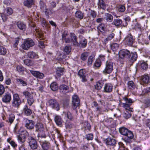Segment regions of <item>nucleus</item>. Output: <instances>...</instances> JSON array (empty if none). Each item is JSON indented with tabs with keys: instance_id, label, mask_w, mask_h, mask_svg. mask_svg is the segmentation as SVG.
<instances>
[{
	"instance_id": "obj_34",
	"label": "nucleus",
	"mask_w": 150,
	"mask_h": 150,
	"mask_svg": "<svg viewBox=\"0 0 150 150\" xmlns=\"http://www.w3.org/2000/svg\"><path fill=\"white\" fill-rule=\"evenodd\" d=\"M27 56L28 57L31 59H37L39 58L38 55L33 51L28 52L27 53Z\"/></svg>"
},
{
	"instance_id": "obj_51",
	"label": "nucleus",
	"mask_w": 150,
	"mask_h": 150,
	"mask_svg": "<svg viewBox=\"0 0 150 150\" xmlns=\"http://www.w3.org/2000/svg\"><path fill=\"white\" fill-rule=\"evenodd\" d=\"M138 39L139 42L141 43L142 42H144L146 40L145 36L142 34H140L139 35Z\"/></svg>"
},
{
	"instance_id": "obj_52",
	"label": "nucleus",
	"mask_w": 150,
	"mask_h": 150,
	"mask_svg": "<svg viewBox=\"0 0 150 150\" xmlns=\"http://www.w3.org/2000/svg\"><path fill=\"white\" fill-rule=\"evenodd\" d=\"M40 5L41 10L43 12L46 10L47 7L45 3L42 0H40Z\"/></svg>"
},
{
	"instance_id": "obj_37",
	"label": "nucleus",
	"mask_w": 150,
	"mask_h": 150,
	"mask_svg": "<svg viewBox=\"0 0 150 150\" xmlns=\"http://www.w3.org/2000/svg\"><path fill=\"white\" fill-rule=\"evenodd\" d=\"M143 103L145 108L149 107L150 106V97H148L145 98L144 100Z\"/></svg>"
},
{
	"instance_id": "obj_22",
	"label": "nucleus",
	"mask_w": 150,
	"mask_h": 150,
	"mask_svg": "<svg viewBox=\"0 0 150 150\" xmlns=\"http://www.w3.org/2000/svg\"><path fill=\"white\" fill-rule=\"evenodd\" d=\"M97 29L98 32H100L103 35H105L106 27L104 24L103 23L100 24L97 27Z\"/></svg>"
},
{
	"instance_id": "obj_16",
	"label": "nucleus",
	"mask_w": 150,
	"mask_h": 150,
	"mask_svg": "<svg viewBox=\"0 0 150 150\" xmlns=\"http://www.w3.org/2000/svg\"><path fill=\"white\" fill-rule=\"evenodd\" d=\"M40 145L43 150H48L50 147V143L47 141H43L40 139H38Z\"/></svg>"
},
{
	"instance_id": "obj_53",
	"label": "nucleus",
	"mask_w": 150,
	"mask_h": 150,
	"mask_svg": "<svg viewBox=\"0 0 150 150\" xmlns=\"http://www.w3.org/2000/svg\"><path fill=\"white\" fill-rule=\"evenodd\" d=\"M124 107L125 109L127 111L132 112L133 111V108L130 107L131 105H128L127 104H123Z\"/></svg>"
},
{
	"instance_id": "obj_4",
	"label": "nucleus",
	"mask_w": 150,
	"mask_h": 150,
	"mask_svg": "<svg viewBox=\"0 0 150 150\" xmlns=\"http://www.w3.org/2000/svg\"><path fill=\"white\" fill-rule=\"evenodd\" d=\"M114 63L111 61H107L105 64V67L103 71L105 75L110 74L114 70Z\"/></svg>"
},
{
	"instance_id": "obj_25",
	"label": "nucleus",
	"mask_w": 150,
	"mask_h": 150,
	"mask_svg": "<svg viewBox=\"0 0 150 150\" xmlns=\"http://www.w3.org/2000/svg\"><path fill=\"white\" fill-rule=\"evenodd\" d=\"M60 92L64 93H68L69 91V87L64 84H62L60 85L59 88Z\"/></svg>"
},
{
	"instance_id": "obj_27",
	"label": "nucleus",
	"mask_w": 150,
	"mask_h": 150,
	"mask_svg": "<svg viewBox=\"0 0 150 150\" xmlns=\"http://www.w3.org/2000/svg\"><path fill=\"white\" fill-rule=\"evenodd\" d=\"M16 80L17 83L19 85L23 86H25L28 85L27 81L21 78H16Z\"/></svg>"
},
{
	"instance_id": "obj_19",
	"label": "nucleus",
	"mask_w": 150,
	"mask_h": 150,
	"mask_svg": "<svg viewBox=\"0 0 150 150\" xmlns=\"http://www.w3.org/2000/svg\"><path fill=\"white\" fill-rule=\"evenodd\" d=\"M11 100V94L8 92L5 93L2 98V101L5 103H9Z\"/></svg>"
},
{
	"instance_id": "obj_18",
	"label": "nucleus",
	"mask_w": 150,
	"mask_h": 150,
	"mask_svg": "<svg viewBox=\"0 0 150 150\" xmlns=\"http://www.w3.org/2000/svg\"><path fill=\"white\" fill-rule=\"evenodd\" d=\"M113 88V86L111 83H106L104 85L103 91L106 93H110L112 91Z\"/></svg>"
},
{
	"instance_id": "obj_5",
	"label": "nucleus",
	"mask_w": 150,
	"mask_h": 150,
	"mask_svg": "<svg viewBox=\"0 0 150 150\" xmlns=\"http://www.w3.org/2000/svg\"><path fill=\"white\" fill-rule=\"evenodd\" d=\"M13 13V10L11 8H7L5 9L3 13L1 14V16L3 21H6L9 16L11 15Z\"/></svg>"
},
{
	"instance_id": "obj_57",
	"label": "nucleus",
	"mask_w": 150,
	"mask_h": 150,
	"mask_svg": "<svg viewBox=\"0 0 150 150\" xmlns=\"http://www.w3.org/2000/svg\"><path fill=\"white\" fill-rule=\"evenodd\" d=\"M117 10L120 12H123L125 10V6L122 5H119L117 8Z\"/></svg>"
},
{
	"instance_id": "obj_41",
	"label": "nucleus",
	"mask_w": 150,
	"mask_h": 150,
	"mask_svg": "<svg viewBox=\"0 0 150 150\" xmlns=\"http://www.w3.org/2000/svg\"><path fill=\"white\" fill-rule=\"evenodd\" d=\"M122 100L125 102V103L123 104H127L128 105H132L133 103V101L132 99L129 98L127 97H123Z\"/></svg>"
},
{
	"instance_id": "obj_24",
	"label": "nucleus",
	"mask_w": 150,
	"mask_h": 150,
	"mask_svg": "<svg viewBox=\"0 0 150 150\" xmlns=\"http://www.w3.org/2000/svg\"><path fill=\"white\" fill-rule=\"evenodd\" d=\"M98 8L100 9H102L104 10L106 8V4L103 0H98L97 3Z\"/></svg>"
},
{
	"instance_id": "obj_38",
	"label": "nucleus",
	"mask_w": 150,
	"mask_h": 150,
	"mask_svg": "<svg viewBox=\"0 0 150 150\" xmlns=\"http://www.w3.org/2000/svg\"><path fill=\"white\" fill-rule=\"evenodd\" d=\"M103 84V82L102 81H99L97 82L96 84L95 85V89L98 90H100L102 87Z\"/></svg>"
},
{
	"instance_id": "obj_28",
	"label": "nucleus",
	"mask_w": 150,
	"mask_h": 150,
	"mask_svg": "<svg viewBox=\"0 0 150 150\" xmlns=\"http://www.w3.org/2000/svg\"><path fill=\"white\" fill-rule=\"evenodd\" d=\"M16 25L18 27L20 30L23 31H25L26 30V25L23 22L18 21L17 22Z\"/></svg>"
},
{
	"instance_id": "obj_13",
	"label": "nucleus",
	"mask_w": 150,
	"mask_h": 150,
	"mask_svg": "<svg viewBox=\"0 0 150 150\" xmlns=\"http://www.w3.org/2000/svg\"><path fill=\"white\" fill-rule=\"evenodd\" d=\"M72 108L75 110L79 105L80 100L78 96L77 95H74L72 98Z\"/></svg>"
},
{
	"instance_id": "obj_21",
	"label": "nucleus",
	"mask_w": 150,
	"mask_h": 150,
	"mask_svg": "<svg viewBox=\"0 0 150 150\" xmlns=\"http://www.w3.org/2000/svg\"><path fill=\"white\" fill-rule=\"evenodd\" d=\"M115 32L114 31L110 32L107 36V37L105 38L104 40V44L106 45L108 41L111 40L115 36Z\"/></svg>"
},
{
	"instance_id": "obj_48",
	"label": "nucleus",
	"mask_w": 150,
	"mask_h": 150,
	"mask_svg": "<svg viewBox=\"0 0 150 150\" xmlns=\"http://www.w3.org/2000/svg\"><path fill=\"white\" fill-rule=\"evenodd\" d=\"M88 56V53L87 52L83 53L81 55L80 58L83 61H86Z\"/></svg>"
},
{
	"instance_id": "obj_60",
	"label": "nucleus",
	"mask_w": 150,
	"mask_h": 150,
	"mask_svg": "<svg viewBox=\"0 0 150 150\" xmlns=\"http://www.w3.org/2000/svg\"><path fill=\"white\" fill-rule=\"evenodd\" d=\"M51 89L53 91H56V82H53L52 83L50 86Z\"/></svg>"
},
{
	"instance_id": "obj_26",
	"label": "nucleus",
	"mask_w": 150,
	"mask_h": 150,
	"mask_svg": "<svg viewBox=\"0 0 150 150\" xmlns=\"http://www.w3.org/2000/svg\"><path fill=\"white\" fill-rule=\"evenodd\" d=\"M34 4V0H25L23 2L24 6L28 8H31Z\"/></svg>"
},
{
	"instance_id": "obj_35",
	"label": "nucleus",
	"mask_w": 150,
	"mask_h": 150,
	"mask_svg": "<svg viewBox=\"0 0 150 150\" xmlns=\"http://www.w3.org/2000/svg\"><path fill=\"white\" fill-rule=\"evenodd\" d=\"M105 16L104 18L107 22H111L112 21L113 17L111 14L109 13H105Z\"/></svg>"
},
{
	"instance_id": "obj_39",
	"label": "nucleus",
	"mask_w": 150,
	"mask_h": 150,
	"mask_svg": "<svg viewBox=\"0 0 150 150\" xmlns=\"http://www.w3.org/2000/svg\"><path fill=\"white\" fill-rule=\"evenodd\" d=\"M110 47L114 52L117 51L119 49V44L117 43H113L110 45Z\"/></svg>"
},
{
	"instance_id": "obj_44",
	"label": "nucleus",
	"mask_w": 150,
	"mask_h": 150,
	"mask_svg": "<svg viewBox=\"0 0 150 150\" xmlns=\"http://www.w3.org/2000/svg\"><path fill=\"white\" fill-rule=\"evenodd\" d=\"M75 17L79 18L80 19H82L83 17V13L80 11H77L75 13Z\"/></svg>"
},
{
	"instance_id": "obj_49",
	"label": "nucleus",
	"mask_w": 150,
	"mask_h": 150,
	"mask_svg": "<svg viewBox=\"0 0 150 150\" xmlns=\"http://www.w3.org/2000/svg\"><path fill=\"white\" fill-rule=\"evenodd\" d=\"M24 63L28 66H32L33 64V62L31 60L29 59H26L23 61Z\"/></svg>"
},
{
	"instance_id": "obj_54",
	"label": "nucleus",
	"mask_w": 150,
	"mask_h": 150,
	"mask_svg": "<svg viewBox=\"0 0 150 150\" xmlns=\"http://www.w3.org/2000/svg\"><path fill=\"white\" fill-rule=\"evenodd\" d=\"M34 101L35 100L32 95L27 98V103L29 106L31 105Z\"/></svg>"
},
{
	"instance_id": "obj_12",
	"label": "nucleus",
	"mask_w": 150,
	"mask_h": 150,
	"mask_svg": "<svg viewBox=\"0 0 150 150\" xmlns=\"http://www.w3.org/2000/svg\"><path fill=\"white\" fill-rule=\"evenodd\" d=\"M25 122V127L29 130L34 129L35 125V122L32 120L26 118L24 119Z\"/></svg>"
},
{
	"instance_id": "obj_20",
	"label": "nucleus",
	"mask_w": 150,
	"mask_h": 150,
	"mask_svg": "<svg viewBox=\"0 0 150 150\" xmlns=\"http://www.w3.org/2000/svg\"><path fill=\"white\" fill-rule=\"evenodd\" d=\"M137 57L138 56L137 52H130V56H129L127 59L130 62L134 63L136 61Z\"/></svg>"
},
{
	"instance_id": "obj_40",
	"label": "nucleus",
	"mask_w": 150,
	"mask_h": 150,
	"mask_svg": "<svg viewBox=\"0 0 150 150\" xmlns=\"http://www.w3.org/2000/svg\"><path fill=\"white\" fill-rule=\"evenodd\" d=\"M82 126L84 128L86 129L90 130L91 129V126L90 124L88 121L83 122L82 123Z\"/></svg>"
},
{
	"instance_id": "obj_6",
	"label": "nucleus",
	"mask_w": 150,
	"mask_h": 150,
	"mask_svg": "<svg viewBox=\"0 0 150 150\" xmlns=\"http://www.w3.org/2000/svg\"><path fill=\"white\" fill-rule=\"evenodd\" d=\"M134 38L131 34L127 35L124 40L125 45L128 46H132L135 40V38Z\"/></svg>"
},
{
	"instance_id": "obj_61",
	"label": "nucleus",
	"mask_w": 150,
	"mask_h": 150,
	"mask_svg": "<svg viewBox=\"0 0 150 150\" xmlns=\"http://www.w3.org/2000/svg\"><path fill=\"white\" fill-rule=\"evenodd\" d=\"M6 53V49L3 47L0 46V54L4 55Z\"/></svg>"
},
{
	"instance_id": "obj_29",
	"label": "nucleus",
	"mask_w": 150,
	"mask_h": 150,
	"mask_svg": "<svg viewBox=\"0 0 150 150\" xmlns=\"http://www.w3.org/2000/svg\"><path fill=\"white\" fill-rule=\"evenodd\" d=\"M18 134H20L21 136L24 137L25 139L28 136L29 134L26 130H24L23 129H20L18 132Z\"/></svg>"
},
{
	"instance_id": "obj_14",
	"label": "nucleus",
	"mask_w": 150,
	"mask_h": 150,
	"mask_svg": "<svg viewBox=\"0 0 150 150\" xmlns=\"http://www.w3.org/2000/svg\"><path fill=\"white\" fill-rule=\"evenodd\" d=\"M29 143L31 149L32 150H35L37 148L38 145L37 142L33 137H30L29 139Z\"/></svg>"
},
{
	"instance_id": "obj_45",
	"label": "nucleus",
	"mask_w": 150,
	"mask_h": 150,
	"mask_svg": "<svg viewBox=\"0 0 150 150\" xmlns=\"http://www.w3.org/2000/svg\"><path fill=\"white\" fill-rule=\"evenodd\" d=\"M127 85L128 88L130 89H134L136 87L134 83L132 81H129L127 83Z\"/></svg>"
},
{
	"instance_id": "obj_55",
	"label": "nucleus",
	"mask_w": 150,
	"mask_h": 150,
	"mask_svg": "<svg viewBox=\"0 0 150 150\" xmlns=\"http://www.w3.org/2000/svg\"><path fill=\"white\" fill-rule=\"evenodd\" d=\"M102 64L101 62L99 59H96L94 63V66L97 68L100 67Z\"/></svg>"
},
{
	"instance_id": "obj_7",
	"label": "nucleus",
	"mask_w": 150,
	"mask_h": 150,
	"mask_svg": "<svg viewBox=\"0 0 150 150\" xmlns=\"http://www.w3.org/2000/svg\"><path fill=\"white\" fill-rule=\"evenodd\" d=\"M147 61H145L144 60L139 61L137 64L136 68L137 69H139L142 70L146 71L148 68Z\"/></svg>"
},
{
	"instance_id": "obj_47",
	"label": "nucleus",
	"mask_w": 150,
	"mask_h": 150,
	"mask_svg": "<svg viewBox=\"0 0 150 150\" xmlns=\"http://www.w3.org/2000/svg\"><path fill=\"white\" fill-rule=\"evenodd\" d=\"M49 105L53 108H55L56 104V100L55 99H52L49 101Z\"/></svg>"
},
{
	"instance_id": "obj_56",
	"label": "nucleus",
	"mask_w": 150,
	"mask_h": 150,
	"mask_svg": "<svg viewBox=\"0 0 150 150\" xmlns=\"http://www.w3.org/2000/svg\"><path fill=\"white\" fill-rule=\"evenodd\" d=\"M64 51L67 54H69L71 51V47L70 45H68L66 46L64 49Z\"/></svg>"
},
{
	"instance_id": "obj_58",
	"label": "nucleus",
	"mask_w": 150,
	"mask_h": 150,
	"mask_svg": "<svg viewBox=\"0 0 150 150\" xmlns=\"http://www.w3.org/2000/svg\"><path fill=\"white\" fill-rule=\"evenodd\" d=\"M85 139H86L87 140H92L93 139V135L92 133L86 134L85 137Z\"/></svg>"
},
{
	"instance_id": "obj_42",
	"label": "nucleus",
	"mask_w": 150,
	"mask_h": 150,
	"mask_svg": "<svg viewBox=\"0 0 150 150\" xmlns=\"http://www.w3.org/2000/svg\"><path fill=\"white\" fill-rule=\"evenodd\" d=\"M64 69L61 67H57V75L60 76L63 75L64 72Z\"/></svg>"
},
{
	"instance_id": "obj_9",
	"label": "nucleus",
	"mask_w": 150,
	"mask_h": 150,
	"mask_svg": "<svg viewBox=\"0 0 150 150\" xmlns=\"http://www.w3.org/2000/svg\"><path fill=\"white\" fill-rule=\"evenodd\" d=\"M140 84L145 86L147 84L150 85V74L148 75L144 74L141 76Z\"/></svg>"
},
{
	"instance_id": "obj_62",
	"label": "nucleus",
	"mask_w": 150,
	"mask_h": 150,
	"mask_svg": "<svg viewBox=\"0 0 150 150\" xmlns=\"http://www.w3.org/2000/svg\"><path fill=\"white\" fill-rule=\"evenodd\" d=\"M69 100L68 99H65L63 100V105L64 108H67L69 106Z\"/></svg>"
},
{
	"instance_id": "obj_43",
	"label": "nucleus",
	"mask_w": 150,
	"mask_h": 150,
	"mask_svg": "<svg viewBox=\"0 0 150 150\" xmlns=\"http://www.w3.org/2000/svg\"><path fill=\"white\" fill-rule=\"evenodd\" d=\"M95 56L94 55H91L88 57L87 62L88 66H91L92 65L93 62L95 60Z\"/></svg>"
},
{
	"instance_id": "obj_30",
	"label": "nucleus",
	"mask_w": 150,
	"mask_h": 150,
	"mask_svg": "<svg viewBox=\"0 0 150 150\" xmlns=\"http://www.w3.org/2000/svg\"><path fill=\"white\" fill-rule=\"evenodd\" d=\"M23 112L24 114L26 116H30L32 113V110L28 108L27 105H25L23 108Z\"/></svg>"
},
{
	"instance_id": "obj_36",
	"label": "nucleus",
	"mask_w": 150,
	"mask_h": 150,
	"mask_svg": "<svg viewBox=\"0 0 150 150\" xmlns=\"http://www.w3.org/2000/svg\"><path fill=\"white\" fill-rule=\"evenodd\" d=\"M65 115L66 117L70 121H72L74 120V118L72 114L69 111L67 112H63Z\"/></svg>"
},
{
	"instance_id": "obj_3",
	"label": "nucleus",
	"mask_w": 150,
	"mask_h": 150,
	"mask_svg": "<svg viewBox=\"0 0 150 150\" xmlns=\"http://www.w3.org/2000/svg\"><path fill=\"white\" fill-rule=\"evenodd\" d=\"M21 100L18 93L13 95V98L11 101V106L12 108L18 109L21 104Z\"/></svg>"
},
{
	"instance_id": "obj_11",
	"label": "nucleus",
	"mask_w": 150,
	"mask_h": 150,
	"mask_svg": "<svg viewBox=\"0 0 150 150\" xmlns=\"http://www.w3.org/2000/svg\"><path fill=\"white\" fill-rule=\"evenodd\" d=\"M70 36L71 39L69 38H67V39L66 40V43H69L71 42L73 45L75 46L77 44V37L75 35V34L73 33H70Z\"/></svg>"
},
{
	"instance_id": "obj_50",
	"label": "nucleus",
	"mask_w": 150,
	"mask_h": 150,
	"mask_svg": "<svg viewBox=\"0 0 150 150\" xmlns=\"http://www.w3.org/2000/svg\"><path fill=\"white\" fill-rule=\"evenodd\" d=\"M63 121L60 116L57 115V125L59 127H62Z\"/></svg>"
},
{
	"instance_id": "obj_64",
	"label": "nucleus",
	"mask_w": 150,
	"mask_h": 150,
	"mask_svg": "<svg viewBox=\"0 0 150 150\" xmlns=\"http://www.w3.org/2000/svg\"><path fill=\"white\" fill-rule=\"evenodd\" d=\"M18 141L21 143H23L25 141V139L24 137L21 136L20 134L17 136Z\"/></svg>"
},
{
	"instance_id": "obj_33",
	"label": "nucleus",
	"mask_w": 150,
	"mask_h": 150,
	"mask_svg": "<svg viewBox=\"0 0 150 150\" xmlns=\"http://www.w3.org/2000/svg\"><path fill=\"white\" fill-rule=\"evenodd\" d=\"M122 22V20L120 19H115L114 20L112 24L117 27H121Z\"/></svg>"
},
{
	"instance_id": "obj_1",
	"label": "nucleus",
	"mask_w": 150,
	"mask_h": 150,
	"mask_svg": "<svg viewBox=\"0 0 150 150\" xmlns=\"http://www.w3.org/2000/svg\"><path fill=\"white\" fill-rule=\"evenodd\" d=\"M119 131L121 134L124 136L122 137V139L126 143L132 142V140L134 137V135L131 131L123 127L119 128Z\"/></svg>"
},
{
	"instance_id": "obj_32",
	"label": "nucleus",
	"mask_w": 150,
	"mask_h": 150,
	"mask_svg": "<svg viewBox=\"0 0 150 150\" xmlns=\"http://www.w3.org/2000/svg\"><path fill=\"white\" fill-rule=\"evenodd\" d=\"M35 132H39L41 131L44 129V127L43 125L39 122L37 123L35 125Z\"/></svg>"
},
{
	"instance_id": "obj_59",
	"label": "nucleus",
	"mask_w": 150,
	"mask_h": 150,
	"mask_svg": "<svg viewBox=\"0 0 150 150\" xmlns=\"http://www.w3.org/2000/svg\"><path fill=\"white\" fill-rule=\"evenodd\" d=\"M132 114L128 111H126L123 114V117L124 118L127 119L131 116Z\"/></svg>"
},
{
	"instance_id": "obj_23",
	"label": "nucleus",
	"mask_w": 150,
	"mask_h": 150,
	"mask_svg": "<svg viewBox=\"0 0 150 150\" xmlns=\"http://www.w3.org/2000/svg\"><path fill=\"white\" fill-rule=\"evenodd\" d=\"M30 72L34 76L40 79H42L44 77L43 73L38 71L30 70Z\"/></svg>"
},
{
	"instance_id": "obj_10",
	"label": "nucleus",
	"mask_w": 150,
	"mask_h": 150,
	"mask_svg": "<svg viewBox=\"0 0 150 150\" xmlns=\"http://www.w3.org/2000/svg\"><path fill=\"white\" fill-rule=\"evenodd\" d=\"M117 140L112 137H108L107 138H103V142L106 145L112 146H115Z\"/></svg>"
},
{
	"instance_id": "obj_46",
	"label": "nucleus",
	"mask_w": 150,
	"mask_h": 150,
	"mask_svg": "<svg viewBox=\"0 0 150 150\" xmlns=\"http://www.w3.org/2000/svg\"><path fill=\"white\" fill-rule=\"evenodd\" d=\"M69 35L68 32L67 30L64 31L62 33V40H65L66 42V40L67 39Z\"/></svg>"
},
{
	"instance_id": "obj_17",
	"label": "nucleus",
	"mask_w": 150,
	"mask_h": 150,
	"mask_svg": "<svg viewBox=\"0 0 150 150\" xmlns=\"http://www.w3.org/2000/svg\"><path fill=\"white\" fill-rule=\"evenodd\" d=\"M78 74L80 78L82 79L81 81L83 82H86L87 80L86 78V72L83 69L80 70L78 72Z\"/></svg>"
},
{
	"instance_id": "obj_63",
	"label": "nucleus",
	"mask_w": 150,
	"mask_h": 150,
	"mask_svg": "<svg viewBox=\"0 0 150 150\" xmlns=\"http://www.w3.org/2000/svg\"><path fill=\"white\" fill-rule=\"evenodd\" d=\"M17 70L19 72H22L24 71V68L21 65H18L16 67Z\"/></svg>"
},
{
	"instance_id": "obj_15",
	"label": "nucleus",
	"mask_w": 150,
	"mask_h": 150,
	"mask_svg": "<svg viewBox=\"0 0 150 150\" xmlns=\"http://www.w3.org/2000/svg\"><path fill=\"white\" fill-rule=\"evenodd\" d=\"M75 46L79 47L81 48H84L87 46V40L85 38L80 39L79 42H78Z\"/></svg>"
},
{
	"instance_id": "obj_8",
	"label": "nucleus",
	"mask_w": 150,
	"mask_h": 150,
	"mask_svg": "<svg viewBox=\"0 0 150 150\" xmlns=\"http://www.w3.org/2000/svg\"><path fill=\"white\" fill-rule=\"evenodd\" d=\"M34 45L35 43L32 40H28L24 41L22 44L21 47L23 49L27 50Z\"/></svg>"
},
{
	"instance_id": "obj_31",
	"label": "nucleus",
	"mask_w": 150,
	"mask_h": 150,
	"mask_svg": "<svg viewBox=\"0 0 150 150\" xmlns=\"http://www.w3.org/2000/svg\"><path fill=\"white\" fill-rule=\"evenodd\" d=\"M32 30L33 31L34 33H36V35H37V37H38L39 38H40V39H42L43 38V34L40 32L39 31V30L38 29L35 28V26H34L33 27H32Z\"/></svg>"
},
{
	"instance_id": "obj_2",
	"label": "nucleus",
	"mask_w": 150,
	"mask_h": 150,
	"mask_svg": "<svg viewBox=\"0 0 150 150\" xmlns=\"http://www.w3.org/2000/svg\"><path fill=\"white\" fill-rule=\"evenodd\" d=\"M119 60L121 64H123L125 59H127L130 55V52L127 49H123L119 51Z\"/></svg>"
}]
</instances>
